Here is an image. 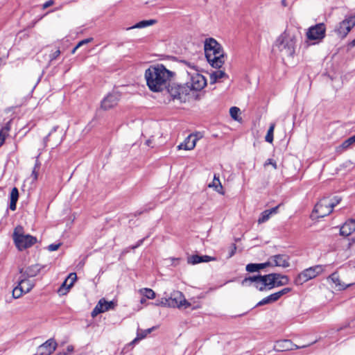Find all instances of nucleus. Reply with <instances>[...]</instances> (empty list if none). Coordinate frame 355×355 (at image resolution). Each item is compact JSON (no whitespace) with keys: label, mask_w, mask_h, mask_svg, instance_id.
I'll return each mask as SVG.
<instances>
[{"label":"nucleus","mask_w":355,"mask_h":355,"mask_svg":"<svg viewBox=\"0 0 355 355\" xmlns=\"http://www.w3.org/2000/svg\"><path fill=\"white\" fill-rule=\"evenodd\" d=\"M174 75V72L168 70L162 64L150 66L145 71L147 86L153 92L165 90L168 94V88L173 83L168 81Z\"/></svg>","instance_id":"obj_1"},{"label":"nucleus","mask_w":355,"mask_h":355,"mask_svg":"<svg viewBox=\"0 0 355 355\" xmlns=\"http://www.w3.org/2000/svg\"><path fill=\"white\" fill-rule=\"evenodd\" d=\"M187 73L191 76V83L183 85L173 83L169 85L168 92L173 99L185 101L187 96L191 90L200 91L207 85V80L202 74L191 71H187Z\"/></svg>","instance_id":"obj_2"},{"label":"nucleus","mask_w":355,"mask_h":355,"mask_svg":"<svg viewBox=\"0 0 355 355\" xmlns=\"http://www.w3.org/2000/svg\"><path fill=\"white\" fill-rule=\"evenodd\" d=\"M205 57L210 65L220 69L225 63V54L222 46L214 38H207L204 44Z\"/></svg>","instance_id":"obj_3"},{"label":"nucleus","mask_w":355,"mask_h":355,"mask_svg":"<svg viewBox=\"0 0 355 355\" xmlns=\"http://www.w3.org/2000/svg\"><path fill=\"white\" fill-rule=\"evenodd\" d=\"M297 38L290 31H285L277 39L275 46L284 55L293 57L295 51Z\"/></svg>","instance_id":"obj_4"},{"label":"nucleus","mask_w":355,"mask_h":355,"mask_svg":"<svg viewBox=\"0 0 355 355\" xmlns=\"http://www.w3.org/2000/svg\"><path fill=\"white\" fill-rule=\"evenodd\" d=\"M22 229L21 227H17L13 233V240L16 247L19 250L22 251L26 248H31L37 243V238L30 234H20L17 232L18 229Z\"/></svg>","instance_id":"obj_5"},{"label":"nucleus","mask_w":355,"mask_h":355,"mask_svg":"<svg viewBox=\"0 0 355 355\" xmlns=\"http://www.w3.org/2000/svg\"><path fill=\"white\" fill-rule=\"evenodd\" d=\"M324 270V266L322 265H315L304 269L301 272L295 279V284L296 285H302L307 281L315 278Z\"/></svg>","instance_id":"obj_6"},{"label":"nucleus","mask_w":355,"mask_h":355,"mask_svg":"<svg viewBox=\"0 0 355 355\" xmlns=\"http://www.w3.org/2000/svg\"><path fill=\"white\" fill-rule=\"evenodd\" d=\"M326 35V27L324 23H319L311 26L307 32L306 37L309 40H322Z\"/></svg>","instance_id":"obj_7"},{"label":"nucleus","mask_w":355,"mask_h":355,"mask_svg":"<svg viewBox=\"0 0 355 355\" xmlns=\"http://www.w3.org/2000/svg\"><path fill=\"white\" fill-rule=\"evenodd\" d=\"M182 306L187 308L191 306V304L185 299L182 292L173 291L168 297V307L180 308Z\"/></svg>","instance_id":"obj_8"},{"label":"nucleus","mask_w":355,"mask_h":355,"mask_svg":"<svg viewBox=\"0 0 355 355\" xmlns=\"http://www.w3.org/2000/svg\"><path fill=\"white\" fill-rule=\"evenodd\" d=\"M317 340H315L309 344L304 345L302 346H298L295 344H293L291 340H278L275 343L274 345V350L277 352H285L289 350H293L297 349L304 348L309 347L316 343Z\"/></svg>","instance_id":"obj_9"},{"label":"nucleus","mask_w":355,"mask_h":355,"mask_svg":"<svg viewBox=\"0 0 355 355\" xmlns=\"http://www.w3.org/2000/svg\"><path fill=\"white\" fill-rule=\"evenodd\" d=\"M355 26V15L345 17L344 20L339 23L338 27L336 31L342 37H345L352 28Z\"/></svg>","instance_id":"obj_10"},{"label":"nucleus","mask_w":355,"mask_h":355,"mask_svg":"<svg viewBox=\"0 0 355 355\" xmlns=\"http://www.w3.org/2000/svg\"><path fill=\"white\" fill-rule=\"evenodd\" d=\"M331 205L328 198L320 200L315 205L313 213L316 214L317 218H323L332 212Z\"/></svg>","instance_id":"obj_11"},{"label":"nucleus","mask_w":355,"mask_h":355,"mask_svg":"<svg viewBox=\"0 0 355 355\" xmlns=\"http://www.w3.org/2000/svg\"><path fill=\"white\" fill-rule=\"evenodd\" d=\"M44 267V266L40 264H34L28 266L25 270L24 268H20L19 270V273L21 275L20 282L26 283V279L37 276Z\"/></svg>","instance_id":"obj_12"},{"label":"nucleus","mask_w":355,"mask_h":355,"mask_svg":"<svg viewBox=\"0 0 355 355\" xmlns=\"http://www.w3.org/2000/svg\"><path fill=\"white\" fill-rule=\"evenodd\" d=\"M120 94L118 92L108 94L101 101V107L104 110H110L118 104Z\"/></svg>","instance_id":"obj_13"},{"label":"nucleus","mask_w":355,"mask_h":355,"mask_svg":"<svg viewBox=\"0 0 355 355\" xmlns=\"http://www.w3.org/2000/svg\"><path fill=\"white\" fill-rule=\"evenodd\" d=\"M57 343L53 338H50L40 345L34 355H50L56 349Z\"/></svg>","instance_id":"obj_14"},{"label":"nucleus","mask_w":355,"mask_h":355,"mask_svg":"<svg viewBox=\"0 0 355 355\" xmlns=\"http://www.w3.org/2000/svg\"><path fill=\"white\" fill-rule=\"evenodd\" d=\"M279 273H270L261 276V282H263L266 290H270L275 287V280L279 279Z\"/></svg>","instance_id":"obj_15"},{"label":"nucleus","mask_w":355,"mask_h":355,"mask_svg":"<svg viewBox=\"0 0 355 355\" xmlns=\"http://www.w3.org/2000/svg\"><path fill=\"white\" fill-rule=\"evenodd\" d=\"M216 259V257H210L208 255L193 254L188 257L187 262L189 264L195 265L202 262L215 261Z\"/></svg>","instance_id":"obj_16"},{"label":"nucleus","mask_w":355,"mask_h":355,"mask_svg":"<svg viewBox=\"0 0 355 355\" xmlns=\"http://www.w3.org/2000/svg\"><path fill=\"white\" fill-rule=\"evenodd\" d=\"M270 259L274 261L275 266L288 268L290 266L289 257L286 254H276Z\"/></svg>","instance_id":"obj_17"},{"label":"nucleus","mask_w":355,"mask_h":355,"mask_svg":"<svg viewBox=\"0 0 355 355\" xmlns=\"http://www.w3.org/2000/svg\"><path fill=\"white\" fill-rule=\"evenodd\" d=\"M355 230V220L349 219L340 229V234L344 236H349Z\"/></svg>","instance_id":"obj_18"},{"label":"nucleus","mask_w":355,"mask_h":355,"mask_svg":"<svg viewBox=\"0 0 355 355\" xmlns=\"http://www.w3.org/2000/svg\"><path fill=\"white\" fill-rule=\"evenodd\" d=\"M329 279H330L335 284L336 288L338 291L345 290L352 285V284H345L342 283L337 272H334L329 275Z\"/></svg>","instance_id":"obj_19"},{"label":"nucleus","mask_w":355,"mask_h":355,"mask_svg":"<svg viewBox=\"0 0 355 355\" xmlns=\"http://www.w3.org/2000/svg\"><path fill=\"white\" fill-rule=\"evenodd\" d=\"M191 138L192 135H189L182 143L178 146V148L179 150L184 149L186 150L193 149L196 146L197 139L194 138L191 141Z\"/></svg>","instance_id":"obj_20"},{"label":"nucleus","mask_w":355,"mask_h":355,"mask_svg":"<svg viewBox=\"0 0 355 355\" xmlns=\"http://www.w3.org/2000/svg\"><path fill=\"white\" fill-rule=\"evenodd\" d=\"M355 144V135L345 140L340 145L336 147V152L342 153L349 148Z\"/></svg>","instance_id":"obj_21"},{"label":"nucleus","mask_w":355,"mask_h":355,"mask_svg":"<svg viewBox=\"0 0 355 355\" xmlns=\"http://www.w3.org/2000/svg\"><path fill=\"white\" fill-rule=\"evenodd\" d=\"M19 199V191L17 188L13 187L10 192V202L9 208L12 211H15L17 209V202Z\"/></svg>","instance_id":"obj_22"},{"label":"nucleus","mask_w":355,"mask_h":355,"mask_svg":"<svg viewBox=\"0 0 355 355\" xmlns=\"http://www.w3.org/2000/svg\"><path fill=\"white\" fill-rule=\"evenodd\" d=\"M261 275H257L246 277L241 281V284L243 286H249L252 283L254 284L256 282H261Z\"/></svg>","instance_id":"obj_23"},{"label":"nucleus","mask_w":355,"mask_h":355,"mask_svg":"<svg viewBox=\"0 0 355 355\" xmlns=\"http://www.w3.org/2000/svg\"><path fill=\"white\" fill-rule=\"evenodd\" d=\"M209 187H214L216 191L220 194H224L223 186L219 180V175L214 174L213 181L209 184Z\"/></svg>","instance_id":"obj_24"},{"label":"nucleus","mask_w":355,"mask_h":355,"mask_svg":"<svg viewBox=\"0 0 355 355\" xmlns=\"http://www.w3.org/2000/svg\"><path fill=\"white\" fill-rule=\"evenodd\" d=\"M156 23V20L155 19H149V20H142L135 25L126 28L127 31L134 29V28H143L149 26H152Z\"/></svg>","instance_id":"obj_25"},{"label":"nucleus","mask_w":355,"mask_h":355,"mask_svg":"<svg viewBox=\"0 0 355 355\" xmlns=\"http://www.w3.org/2000/svg\"><path fill=\"white\" fill-rule=\"evenodd\" d=\"M155 329V327H153L152 328H149V329H147L145 330L138 329L137 337L132 341V343L134 344V343H137L138 340H140L144 338L145 337H146V336L148 334H150Z\"/></svg>","instance_id":"obj_26"},{"label":"nucleus","mask_w":355,"mask_h":355,"mask_svg":"<svg viewBox=\"0 0 355 355\" xmlns=\"http://www.w3.org/2000/svg\"><path fill=\"white\" fill-rule=\"evenodd\" d=\"M227 74L223 71H214L210 74V83H215L218 79H220L224 77H227Z\"/></svg>","instance_id":"obj_27"},{"label":"nucleus","mask_w":355,"mask_h":355,"mask_svg":"<svg viewBox=\"0 0 355 355\" xmlns=\"http://www.w3.org/2000/svg\"><path fill=\"white\" fill-rule=\"evenodd\" d=\"M25 283H21L20 279L18 282V285L14 288L12 291V297L15 299L20 297L23 293H25L24 291V287L21 284H24Z\"/></svg>","instance_id":"obj_28"},{"label":"nucleus","mask_w":355,"mask_h":355,"mask_svg":"<svg viewBox=\"0 0 355 355\" xmlns=\"http://www.w3.org/2000/svg\"><path fill=\"white\" fill-rule=\"evenodd\" d=\"M279 279L275 280V287L284 286L288 284L289 278L288 276L279 273Z\"/></svg>","instance_id":"obj_29"},{"label":"nucleus","mask_w":355,"mask_h":355,"mask_svg":"<svg viewBox=\"0 0 355 355\" xmlns=\"http://www.w3.org/2000/svg\"><path fill=\"white\" fill-rule=\"evenodd\" d=\"M274 293L268 295V297L263 298V300H261V301H259L255 306H263L265 304H271V303H273L277 300V298L275 297H274Z\"/></svg>","instance_id":"obj_30"},{"label":"nucleus","mask_w":355,"mask_h":355,"mask_svg":"<svg viewBox=\"0 0 355 355\" xmlns=\"http://www.w3.org/2000/svg\"><path fill=\"white\" fill-rule=\"evenodd\" d=\"M99 302L102 303L103 313L109 310L114 309L116 305L113 301L107 302L104 298L101 299Z\"/></svg>","instance_id":"obj_31"},{"label":"nucleus","mask_w":355,"mask_h":355,"mask_svg":"<svg viewBox=\"0 0 355 355\" xmlns=\"http://www.w3.org/2000/svg\"><path fill=\"white\" fill-rule=\"evenodd\" d=\"M275 124L271 123L268 130L267 134L265 137L266 141L271 144L273 141V132L275 130Z\"/></svg>","instance_id":"obj_32"},{"label":"nucleus","mask_w":355,"mask_h":355,"mask_svg":"<svg viewBox=\"0 0 355 355\" xmlns=\"http://www.w3.org/2000/svg\"><path fill=\"white\" fill-rule=\"evenodd\" d=\"M140 293L148 299H154L155 297V293L151 288H143L140 290Z\"/></svg>","instance_id":"obj_33"},{"label":"nucleus","mask_w":355,"mask_h":355,"mask_svg":"<svg viewBox=\"0 0 355 355\" xmlns=\"http://www.w3.org/2000/svg\"><path fill=\"white\" fill-rule=\"evenodd\" d=\"M9 130V127L6 125L0 130V147L3 145Z\"/></svg>","instance_id":"obj_34"},{"label":"nucleus","mask_w":355,"mask_h":355,"mask_svg":"<svg viewBox=\"0 0 355 355\" xmlns=\"http://www.w3.org/2000/svg\"><path fill=\"white\" fill-rule=\"evenodd\" d=\"M67 279L68 280L69 284H68L67 287L66 288V291H69V290L73 286L74 282L77 279L76 273H75V272L70 273L68 275V277H67Z\"/></svg>","instance_id":"obj_35"},{"label":"nucleus","mask_w":355,"mask_h":355,"mask_svg":"<svg viewBox=\"0 0 355 355\" xmlns=\"http://www.w3.org/2000/svg\"><path fill=\"white\" fill-rule=\"evenodd\" d=\"M103 313V310L102 308V303L98 301L96 306L94 308V309L92 311V316L93 318L96 317L98 314Z\"/></svg>","instance_id":"obj_36"},{"label":"nucleus","mask_w":355,"mask_h":355,"mask_svg":"<svg viewBox=\"0 0 355 355\" xmlns=\"http://www.w3.org/2000/svg\"><path fill=\"white\" fill-rule=\"evenodd\" d=\"M240 112V109L237 107H232L230 109V114L231 117L236 121H239V114Z\"/></svg>","instance_id":"obj_37"},{"label":"nucleus","mask_w":355,"mask_h":355,"mask_svg":"<svg viewBox=\"0 0 355 355\" xmlns=\"http://www.w3.org/2000/svg\"><path fill=\"white\" fill-rule=\"evenodd\" d=\"M270 216L269 215V214L268 213V211L266 210L262 211L258 220H257L258 223L261 224V223L266 222L270 218Z\"/></svg>","instance_id":"obj_38"},{"label":"nucleus","mask_w":355,"mask_h":355,"mask_svg":"<svg viewBox=\"0 0 355 355\" xmlns=\"http://www.w3.org/2000/svg\"><path fill=\"white\" fill-rule=\"evenodd\" d=\"M291 291V288H284L282 289L281 291L276 292L274 293V297L277 298V300H278L282 296H283L285 294H287Z\"/></svg>","instance_id":"obj_39"},{"label":"nucleus","mask_w":355,"mask_h":355,"mask_svg":"<svg viewBox=\"0 0 355 355\" xmlns=\"http://www.w3.org/2000/svg\"><path fill=\"white\" fill-rule=\"evenodd\" d=\"M21 286L24 287V291H25V293H28L31 291V289L34 287L35 284L32 283L28 279H26V282L24 284H21Z\"/></svg>","instance_id":"obj_40"},{"label":"nucleus","mask_w":355,"mask_h":355,"mask_svg":"<svg viewBox=\"0 0 355 355\" xmlns=\"http://www.w3.org/2000/svg\"><path fill=\"white\" fill-rule=\"evenodd\" d=\"M246 271L249 272H258L257 263H248L245 267Z\"/></svg>","instance_id":"obj_41"},{"label":"nucleus","mask_w":355,"mask_h":355,"mask_svg":"<svg viewBox=\"0 0 355 355\" xmlns=\"http://www.w3.org/2000/svg\"><path fill=\"white\" fill-rule=\"evenodd\" d=\"M168 298L163 297L159 300H157L155 305L168 307Z\"/></svg>","instance_id":"obj_42"},{"label":"nucleus","mask_w":355,"mask_h":355,"mask_svg":"<svg viewBox=\"0 0 355 355\" xmlns=\"http://www.w3.org/2000/svg\"><path fill=\"white\" fill-rule=\"evenodd\" d=\"M69 283L68 280L66 278L64 282L61 285L60 288H59V292L61 293L62 295L66 294L68 291H66V288L67 287Z\"/></svg>","instance_id":"obj_43"},{"label":"nucleus","mask_w":355,"mask_h":355,"mask_svg":"<svg viewBox=\"0 0 355 355\" xmlns=\"http://www.w3.org/2000/svg\"><path fill=\"white\" fill-rule=\"evenodd\" d=\"M263 282H256L254 284V286L259 291H266L265 286L263 285Z\"/></svg>","instance_id":"obj_44"},{"label":"nucleus","mask_w":355,"mask_h":355,"mask_svg":"<svg viewBox=\"0 0 355 355\" xmlns=\"http://www.w3.org/2000/svg\"><path fill=\"white\" fill-rule=\"evenodd\" d=\"M92 40H93V38H92V37H89V38H87V39L83 40L80 41V42L76 44V48H80V46H82L83 45L86 44H88V43L91 42Z\"/></svg>","instance_id":"obj_45"},{"label":"nucleus","mask_w":355,"mask_h":355,"mask_svg":"<svg viewBox=\"0 0 355 355\" xmlns=\"http://www.w3.org/2000/svg\"><path fill=\"white\" fill-rule=\"evenodd\" d=\"M184 64L187 65L193 71V72L191 71V73H198V71L196 69V66L194 64H191L190 62H188L187 61L183 60L182 61Z\"/></svg>","instance_id":"obj_46"},{"label":"nucleus","mask_w":355,"mask_h":355,"mask_svg":"<svg viewBox=\"0 0 355 355\" xmlns=\"http://www.w3.org/2000/svg\"><path fill=\"white\" fill-rule=\"evenodd\" d=\"M334 201L330 202V205H331V209H333L335 206H336L340 201L341 198L339 196H335L333 199Z\"/></svg>","instance_id":"obj_47"},{"label":"nucleus","mask_w":355,"mask_h":355,"mask_svg":"<svg viewBox=\"0 0 355 355\" xmlns=\"http://www.w3.org/2000/svg\"><path fill=\"white\" fill-rule=\"evenodd\" d=\"M60 245H61L60 243H57V244L52 243V244H50L47 248L49 251H55L60 248Z\"/></svg>","instance_id":"obj_48"},{"label":"nucleus","mask_w":355,"mask_h":355,"mask_svg":"<svg viewBox=\"0 0 355 355\" xmlns=\"http://www.w3.org/2000/svg\"><path fill=\"white\" fill-rule=\"evenodd\" d=\"M281 205H282V204H279L277 206H276L275 207H272L270 209H266V211H268V213L269 214L270 216H271L272 214H277L278 211V209L279 208V207Z\"/></svg>","instance_id":"obj_49"},{"label":"nucleus","mask_w":355,"mask_h":355,"mask_svg":"<svg viewBox=\"0 0 355 355\" xmlns=\"http://www.w3.org/2000/svg\"><path fill=\"white\" fill-rule=\"evenodd\" d=\"M60 53H61V52H60V49H58L54 53L51 54L50 55V61L52 62L53 60L57 59L58 57L60 56Z\"/></svg>","instance_id":"obj_50"},{"label":"nucleus","mask_w":355,"mask_h":355,"mask_svg":"<svg viewBox=\"0 0 355 355\" xmlns=\"http://www.w3.org/2000/svg\"><path fill=\"white\" fill-rule=\"evenodd\" d=\"M147 237H148V236L144 237V238H143V239H141L139 240V241L137 242V243H136L135 245H132V246H130V249H132V250H135V249H136V248H139L140 245H141L143 244L144 241H145V239H146Z\"/></svg>","instance_id":"obj_51"},{"label":"nucleus","mask_w":355,"mask_h":355,"mask_svg":"<svg viewBox=\"0 0 355 355\" xmlns=\"http://www.w3.org/2000/svg\"><path fill=\"white\" fill-rule=\"evenodd\" d=\"M271 164L272 166L276 169L277 168V163L272 159H268L265 165Z\"/></svg>","instance_id":"obj_52"},{"label":"nucleus","mask_w":355,"mask_h":355,"mask_svg":"<svg viewBox=\"0 0 355 355\" xmlns=\"http://www.w3.org/2000/svg\"><path fill=\"white\" fill-rule=\"evenodd\" d=\"M53 3H54L53 0H49L43 4L42 7L44 9H45V8H47L49 6H52Z\"/></svg>","instance_id":"obj_53"},{"label":"nucleus","mask_w":355,"mask_h":355,"mask_svg":"<svg viewBox=\"0 0 355 355\" xmlns=\"http://www.w3.org/2000/svg\"><path fill=\"white\" fill-rule=\"evenodd\" d=\"M236 250V244L232 243V250H231V252H230L229 257H232L235 254Z\"/></svg>","instance_id":"obj_54"},{"label":"nucleus","mask_w":355,"mask_h":355,"mask_svg":"<svg viewBox=\"0 0 355 355\" xmlns=\"http://www.w3.org/2000/svg\"><path fill=\"white\" fill-rule=\"evenodd\" d=\"M348 49H352L355 46V39L350 42L348 45Z\"/></svg>","instance_id":"obj_55"},{"label":"nucleus","mask_w":355,"mask_h":355,"mask_svg":"<svg viewBox=\"0 0 355 355\" xmlns=\"http://www.w3.org/2000/svg\"><path fill=\"white\" fill-rule=\"evenodd\" d=\"M32 175L34 177V179L36 180L37 178V173L36 172V166H35Z\"/></svg>","instance_id":"obj_56"},{"label":"nucleus","mask_w":355,"mask_h":355,"mask_svg":"<svg viewBox=\"0 0 355 355\" xmlns=\"http://www.w3.org/2000/svg\"><path fill=\"white\" fill-rule=\"evenodd\" d=\"M257 270L258 272L262 269H263V265L262 264V263H257Z\"/></svg>","instance_id":"obj_57"},{"label":"nucleus","mask_w":355,"mask_h":355,"mask_svg":"<svg viewBox=\"0 0 355 355\" xmlns=\"http://www.w3.org/2000/svg\"><path fill=\"white\" fill-rule=\"evenodd\" d=\"M262 264L263 265V269L266 268L267 266H269L270 265V262H265V263H262Z\"/></svg>","instance_id":"obj_58"},{"label":"nucleus","mask_w":355,"mask_h":355,"mask_svg":"<svg viewBox=\"0 0 355 355\" xmlns=\"http://www.w3.org/2000/svg\"><path fill=\"white\" fill-rule=\"evenodd\" d=\"M51 135V132H49V133L48 134V135L44 138V141H45V142H46V141H49V137H50V135Z\"/></svg>","instance_id":"obj_59"},{"label":"nucleus","mask_w":355,"mask_h":355,"mask_svg":"<svg viewBox=\"0 0 355 355\" xmlns=\"http://www.w3.org/2000/svg\"><path fill=\"white\" fill-rule=\"evenodd\" d=\"M73 349V348L72 346L69 345V346L67 347V351L68 352H72Z\"/></svg>","instance_id":"obj_60"},{"label":"nucleus","mask_w":355,"mask_h":355,"mask_svg":"<svg viewBox=\"0 0 355 355\" xmlns=\"http://www.w3.org/2000/svg\"><path fill=\"white\" fill-rule=\"evenodd\" d=\"M78 48H76V46L72 49L71 51V53L72 54H74L75 52L76 51V50L78 49Z\"/></svg>","instance_id":"obj_61"},{"label":"nucleus","mask_w":355,"mask_h":355,"mask_svg":"<svg viewBox=\"0 0 355 355\" xmlns=\"http://www.w3.org/2000/svg\"><path fill=\"white\" fill-rule=\"evenodd\" d=\"M58 128V126L53 127L50 132L52 133L53 132H55Z\"/></svg>","instance_id":"obj_62"},{"label":"nucleus","mask_w":355,"mask_h":355,"mask_svg":"<svg viewBox=\"0 0 355 355\" xmlns=\"http://www.w3.org/2000/svg\"><path fill=\"white\" fill-rule=\"evenodd\" d=\"M145 302H146V298H145V297H142V298L141 299L140 302H141V304H144Z\"/></svg>","instance_id":"obj_63"},{"label":"nucleus","mask_w":355,"mask_h":355,"mask_svg":"<svg viewBox=\"0 0 355 355\" xmlns=\"http://www.w3.org/2000/svg\"><path fill=\"white\" fill-rule=\"evenodd\" d=\"M57 355H68V354L67 352H64V353H59Z\"/></svg>","instance_id":"obj_64"}]
</instances>
